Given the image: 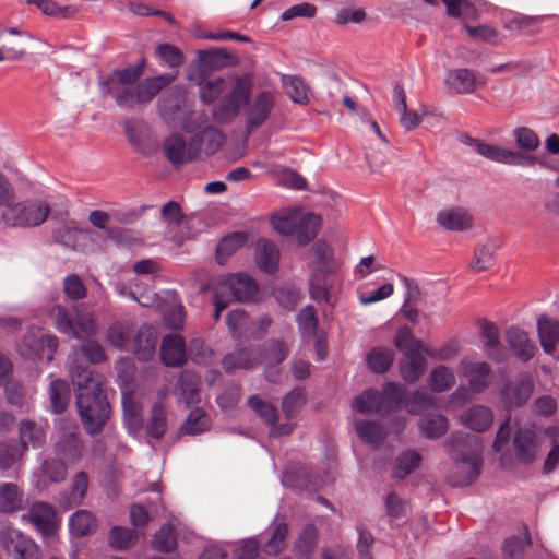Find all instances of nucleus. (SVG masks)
Returning a JSON list of instances; mask_svg holds the SVG:
<instances>
[{
    "instance_id": "obj_49",
    "label": "nucleus",
    "mask_w": 559,
    "mask_h": 559,
    "mask_svg": "<svg viewBox=\"0 0 559 559\" xmlns=\"http://www.w3.org/2000/svg\"><path fill=\"white\" fill-rule=\"evenodd\" d=\"M152 547L159 552H171L177 547V532L171 524H164L152 539Z\"/></svg>"
},
{
    "instance_id": "obj_44",
    "label": "nucleus",
    "mask_w": 559,
    "mask_h": 559,
    "mask_svg": "<svg viewBox=\"0 0 559 559\" xmlns=\"http://www.w3.org/2000/svg\"><path fill=\"white\" fill-rule=\"evenodd\" d=\"M314 252V272L324 274H334L337 271V263L332 257V250L330 246L324 241H318L312 247Z\"/></svg>"
},
{
    "instance_id": "obj_10",
    "label": "nucleus",
    "mask_w": 559,
    "mask_h": 559,
    "mask_svg": "<svg viewBox=\"0 0 559 559\" xmlns=\"http://www.w3.org/2000/svg\"><path fill=\"white\" fill-rule=\"evenodd\" d=\"M0 544L9 555L16 559H40L38 545L19 530L10 526L0 530Z\"/></svg>"
},
{
    "instance_id": "obj_4",
    "label": "nucleus",
    "mask_w": 559,
    "mask_h": 559,
    "mask_svg": "<svg viewBox=\"0 0 559 559\" xmlns=\"http://www.w3.org/2000/svg\"><path fill=\"white\" fill-rule=\"evenodd\" d=\"M49 213L50 207L47 202L27 200L8 205L2 213V219L11 227H36L47 219Z\"/></svg>"
},
{
    "instance_id": "obj_47",
    "label": "nucleus",
    "mask_w": 559,
    "mask_h": 559,
    "mask_svg": "<svg viewBox=\"0 0 559 559\" xmlns=\"http://www.w3.org/2000/svg\"><path fill=\"white\" fill-rule=\"evenodd\" d=\"M188 79L199 86V95L204 104L213 103L225 88V80L223 78H215L209 81L197 80L194 75L190 73Z\"/></svg>"
},
{
    "instance_id": "obj_19",
    "label": "nucleus",
    "mask_w": 559,
    "mask_h": 559,
    "mask_svg": "<svg viewBox=\"0 0 559 559\" xmlns=\"http://www.w3.org/2000/svg\"><path fill=\"white\" fill-rule=\"evenodd\" d=\"M436 222L445 230L464 231L473 225V217L463 207H449L438 212Z\"/></svg>"
},
{
    "instance_id": "obj_14",
    "label": "nucleus",
    "mask_w": 559,
    "mask_h": 559,
    "mask_svg": "<svg viewBox=\"0 0 559 559\" xmlns=\"http://www.w3.org/2000/svg\"><path fill=\"white\" fill-rule=\"evenodd\" d=\"M142 72L141 64L116 70L106 80L102 79L103 92L112 95L117 100L118 92H131L132 85L140 79Z\"/></svg>"
},
{
    "instance_id": "obj_5",
    "label": "nucleus",
    "mask_w": 559,
    "mask_h": 559,
    "mask_svg": "<svg viewBox=\"0 0 559 559\" xmlns=\"http://www.w3.org/2000/svg\"><path fill=\"white\" fill-rule=\"evenodd\" d=\"M252 88V80L249 75L236 79L233 88L213 108V117L219 123L234 119L240 109L248 104Z\"/></svg>"
},
{
    "instance_id": "obj_12",
    "label": "nucleus",
    "mask_w": 559,
    "mask_h": 559,
    "mask_svg": "<svg viewBox=\"0 0 559 559\" xmlns=\"http://www.w3.org/2000/svg\"><path fill=\"white\" fill-rule=\"evenodd\" d=\"M22 519L33 524L46 537L55 535L58 528L55 508L43 501L33 503Z\"/></svg>"
},
{
    "instance_id": "obj_64",
    "label": "nucleus",
    "mask_w": 559,
    "mask_h": 559,
    "mask_svg": "<svg viewBox=\"0 0 559 559\" xmlns=\"http://www.w3.org/2000/svg\"><path fill=\"white\" fill-rule=\"evenodd\" d=\"M531 537L528 532H525L523 538L511 537L506 539L503 544V552L509 559H521L528 546H531Z\"/></svg>"
},
{
    "instance_id": "obj_27",
    "label": "nucleus",
    "mask_w": 559,
    "mask_h": 559,
    "mask_svg": "<svg viewBox=\"0 0 559 559\" xmlns=\"http://www.w3.org/2000/svg\"><path fill=\"white\" fill-rule=\"evenodd\" d=\"M192 142H195V147L198 148V158L204 155L214 154L224 143L223 133L213 128L205 127L200 132L195 133L191 138Z\"/></svg>"
},
{
    "instance_id": "obj_6",
    "label": "nucleus",
    "mask_w": 559,
    "mask_h": 559,
    "mask_svg": "<svg viewBox=\"0 0 559 559\" xmlns=\"http://www.w3.org/2000/svg\"><path fill=\"white\" fill-rule=\"evenodd\" d=\"M545 439V429L535 424L519 427L512 441L515 459L523 464L534 463L542 453Z\"/></svg>"
},
{
    "instance_id": "obj_60",
    "label": "nucleus",
    "mask_w": 559,
    "mask_h": 559,
    "mask_svg": "<svg viewBox=\"0 0 559 559\" xmlns=\"http://www.w3.org/2000/svg\"><path fill=\"white\" fill-rule=\"evenodd\" d=\"M394 343L404 356L420 352V343L414 338L411 329L407 326L397 330Z\"/></svg>"
},
{
    "instance_id": "obj_25",
    "label": "nucleus",
    "mask_w": 559,
    "mask_h": 559,
    "mask_svg": "<svg viewBox=\"0 0 559 559\" xmlns=\"http://www.w3.org/2000/svg\"><path fill=\"white\" fill-rule=\"evenodd\" d=\"M382 416H386L395 411L405 408L407 390L399 383L388 382L380 392Z\"/></svg>"
},
{
    "instance_id": "obj_18",
    "label": "nucleus",
    "mask_w": 559,
    "mask_h": 559,
    "mask_svg": "<svg viewBox=\"0 0 559 559\" xmlns=\"http://www.w3.org/2000/svg\"><path fill=\"white\" fill-rule=\"evenodd\" d=\"M504 338L520 360L528 361L534 357L536 346L531 342L524 330L515 325H511L506 330Z\"/></svg>"
},
{
    "instance_id": "obj_23",
    "label": "nucleus",
    "mask_w": 559,
    "mask_h": 559,
    "mask_svg": "<svg viewBox=\"0 0 559 559\" xmlns=\"http://www.w3.org/2000/svg\"><path fill=\"white\" fill-rule=\"evenodd\" d=\"M157 334L151 324H143L134 338L133 350L139 360H150L156 350Z\"/></svg>"
},
{
    "instance_id": "obj_40",
    "label": "nucleus",
    "mask_w": 559,
    "mask_h": 559,
    "mask_svg": "<svg viewBox=\"0 0 559 559\" xmlns=\"http://www.w3.org/2000/svg\"><path fill=\"white\" fill-rule=\"evenodd\" d=\"M247 234L241 231L233 233L217 243L215 259L223 265L227 259L247 242Z\"/></svg>"
},
{
    "instance_id": "obj_59",
    "label": "nucleus",
    "mask_w": 559,
    "mask_h": 559,
    "mask_svg": "<svg viewBox=\"0 0 559 559\" xmlns=\"http://www.w3.org/2000/svg\"><path fill=\"white\" fill-rule=\"evenodd\" d=\"M283 84L287 95L295 103L304 104L308 100V88L302 79L298 76H285Z\"/></svg>"
},
{
    "instance_id": "obj_51",
    "label": "nucleus",
    "mask_w": 559,
    "mask_h": 559,
    "mask_svg": "<svg viewBox=\"0 0 559 559\" xmlns=\"http://www.w3.org/2000/svg\"><path fill=\"white\" fill-rule=\"evenodd\" d=\"M394 359L393 352L389 348L376 347L367 355V364L376 373H384L389 370Z\"/></svg>"
},
{
    "instance_id": "obj_45",
    "label": "nucleus",
    "mask_w": 559,
    "mask_h": 559,
    "mask_svg": "<svg viewBox=\"0 0 559 559\" xmlns=\"http://www.w3.org/2000/svg\"><path fill=\"white\" fill-rule=\"evenodd\" d=\"M355 430L361 440L373 445L380 444L385 438V428L379 421L357 420Z\"/></svg>"
},
{
    "instance_id": "obj_48",
    "label": "nucleus",
    "mask_w": 559,
    "mask_h": 559,
    "mask_svg": "<svg viewBox=\"0 0 559 559\" xmlns=\"http://www.w3.org/2000/svg\"><path fill=\"white\" fill-rule=\"evenodd\" d=\"M167 430L166 408L162 403H155L152 407L151 416L146 426V432L154 439L164 437Z\"/></svg>"
},
{
    "instance_id": "obj_15",
    "label": "nucleus",
    "mask_w": 559,
    "mask_h": 559,
    "mask_svg": "<svg viewBox=\"0 0 559 559\" xmlns=\"http://www.w3.org/2000/svg\"><path fill=\"white\" fill-rule=\"evenodd\" d=\"M56 453L61 455L68 462L79 461L83 455L84 445L79 437V427L63 430L55 444Z\"/></svg>"
},
{
    "instance_id": "obj_2",
    "label": "nucleus",
    "mask_w": 559,
    "mask_h": 559,
    "mask_svg": "<svg viewBox=\"0 0 559 559\" xmlns=\"http://www.w3.org/2000/svg\"><path fill=\"white\" fill-rule=\"evenodd\" d=\"M444 447L449 456L457 463L459 468L465 466L468 468L466 474L457 469L452 478V486L463 487L476 480L483 465L480 438L471 433L455 432L447 439Z\"/></svg>"
},
{
    "instance_id": "obj_62",
    "label": "nucleus",
    "mask_w": 559,
    "mask_h": 559,
    "mask_svg": "<svg viewBox=\"0 0 559 559\" xmlns=\"http://www.w3.org/2000/svg\"><path fill=\"white\" fill-rule=\"evenodd\" d=\"M288 355L287 346L277 340H271L265 343L264 356L262 358L267 365L276 366L286 359Z\"/></svg>"
},
{
    "instance_id": "obj_53",
    "label": "nucleus",
    "mask_w": 559,
    "mask_h": 559,
    "mask_svg": "<svg viewBox=\"0 0 559 559\" xmlns=\"http://www.w3.org/2000/svg\"><path fill=\"white\" fill-rule=\"evenodd\" d=\"M210 419L206 413L201 408L192 409L185 423L182 424V430L187 435H199L209 429Z\"/></svg>"
},
{
    "instance_id": "obj_30",
    "label": "nucleus",
    "mask_w": 559,
    "mask_h": 559,
    "mask_svg": "<svg viewBox=\"0 0 559 559\" xmlns=\"http://www.w3.org/2000/svg\"><path fill=\"white\" fill-rule=\"evenodd\" d=\"M48 317L59 333L64 334L71 338H80V333L75 326L74 319L64 306H52L48 312Z\"/></svg>"
},
{
    "instance_id": "obj_39",
    "label": "nucleus",
    "mask_w": 559,
    "mask_h": 559,
    "mask_svg": "<svg viewBox=\"0 0 559 559\" xmlns=\"http://www.w3.org/2000/svg\"><path fill=\"white\" fill-rule=\"evenodd\" d=\"M70 532L73 536L82 537L96 531L97 523L94 514L87 510L74 512L69 520Z\"/></svg>"
},
{
    "instance_id": "obj_16",
    "label": "nucleus",
    "mask_w": 559,
    "mask_h": 559,
    "mask_svg": "<svg viewBox=\"0 0 559 559\" xmlns=\"http://www.w3.org/2000/svg\"><path fill=\"white\" fill-rule=\"evenodd\" d=\"M262 360V352L259 347L241 348L227 354L222 365L226 372L230 373L236 369H251Z\"/></svg>"
},
{
    "instance_id": "obj_57",
    "label": "nucleus",
    "mask_w": 559,
    "mask_h": 559,
    "mask_svg": "<svg viewBox=\"0 0 559 559\" xmlns=\"http://www.w3.org/2000/svg\"><path fill=\"white\" fill-rule=\"evenodd\" d=\"M178 386L187 405L199 402L198 379L194 374L185 372L178 380Z\"/></svg>"
},
{
    "instance_id": "obj_32",
    "label": "nucleus",
    "mask_w": 559,
    "mask_h": 559,
    "mask_svg": "<svg viewBox=\"0 0 559 559\" xmlns=\"http://www.w3.org/2000/svg\"><path fill=\"white\" fill-rule=\"evenodd\" d=\"M473 392H483L490 383L491 368L487 362H471L464 368Z\"/></svg>"
},
{
    "instance_id": "obj_36",
    "label": "nucleus",
    "mask_w": 559,
    "mask_h": 559,
    "mask_svg": "<svg viewBox=\"0 0 559 559\" xmlns=\"http://www.w3.org/2000/svg\"><path fill=\"white\" fill-rule=\"evenodd\" d=\"M352 407L357 413L364 415L378 414L382 416L380 392L374 389L365 390L360 395L354 399Z\"/></svg>"
},
{
    "instance_id": "obj_55",
    "label": "nucleus",
    "mask_w": 559,
    "mask_h": 559,
    "mask_svg": "<svg viewBox=\"0 0 559 559\" xmlns=\"http://www.w3.org/2000/svg\"><path fill=\"white\" fill-rule=\"evenodd\" d=\"M297 323L302 337H313L318 329L316 309L312 306L302 308L297 314Z\"/></svg>"
},
{
    "instance_id": "obj_28",
    "label": "nucleus",
    "mask_w": 559,
    "mask_h": 559,
    "mask_svg": "<svg viewBox=\"0 0 559 559\" xmlns=\"http://www.w3.org/2000/svg\"><path fill=\"white\" fill-rule=\"evenodd\" d=\"M255 261L265 273L272 274L278 267L280 250L275 243L266 239L257 242Z\"/></svg>"
},
{
    "instance_id": "obj_35",
    "label": "nucleus",
    "mask_w": 559,
    "mask_h": 559,
    "mask_svg": "<svg viewBox=\"0 0 559 559\" xmlns=\"http://www.w3.org/2000/svg\"><path fill=\"white\" fill-rule=\"evenodd\" d=\"M288 524L284 516H276L273 523V532L271 538L265 543L263 551L270 556H276L286 547V538L288 536Z\"/></svg>"
},
{
    "instance_id": "obj_54",
    "label": "nucleus",
    "mask_w": 559,
    "mask_h": 559,
    "mask_svg": "<svg viewBox=\"0 0 559 559\" xmlns=\"http://www.w3.org/2000/svg\"><path fill=\"white\" fill-rule=\"evenodd\" d=\"M136 540V533L131 528L122 526H114L109 534V545L118 550H126L132 547Z\"/></svg>"
},
{
    "instance_id": "obj_20",
    "label": "nucleus",
    "mask_w": 559,
    "mask_h": 559,
    "mask_svg": "<svg viewBox=\"0 0 559 559\" xmlns=\"http://www.w3.org/2000/svg\"><path fill=\"white\" fill-rule=\"evenodd\" d=\"M480 333L484 340V350L487 356L498 362L506 358V353L500 341L499 328L488 320L480 321Z\"/></svg>"
},
{
    "instance_id": "obj_42",
    "label": "nucleus",
    "mask_w": 559,
    "mask_h": 559,
    "mask_svg": "<svg viewBox=\"0 0 559 559\" xmlns=\"http://www.w3.org/2000/svg\"><path fill=\"white\" fill-rule=\"evenodd\" d=\"M426 365V359L420 352L406 355L400 366L402 378L408 383H414L424 374Z\"/></svg>"
},
{
    "instance_id": "obj_7",
    "label": "nucleus",
    "mask_w": 559,
    "mask_h": 559,
    "mask_svg": "<svg viewBox=\"0 0 559 559\" xmlns=\"http://www.w3.org/2000/svg\"><path fill=\"white\" fill-rule=\"evenodd\" d=\"M214 289L223 295L229 302L254 301L259 293L258 283L253 277L245 273L229 274L215 282Z\"/></svg>"
},
{
    "instance_id": "obj_46",
    "label": "nucleus",
    "mask_w": 559,
    "mask_h": 559,
    "mask_svg": "<svg viewBox=\"0 0 559 559\" xmlns=\"http://www.w3.org/2000/svg\"><path fill=\"white\" fill-rule=\"evenodd\" d=\"M20 436V444L23 451L27 449V443H31L33 448H39L44 445L46 441V433L43 427L36 425L34 421L31 420L21 421Z\"/></svg>"
},
{
    "instance_id": "obj_63",
    "label": "nucleus",
    "mask_w": 559,
    "mask_h": 559,
    "mask_svg": "<svg viewBox=\"0 0 559 559\" xmlns=\"http://www.w3.org/2000/svg\"><path fill=\"white\" fill-rule=\"evenodd\" d=\"M248 405L270 426L277 420V409L270 403L261 400L257 395L248 399Z\"/></svg>"
},
{
    "instance_id": "obj_43",
    "label": "nucleus",
    "mask_w": 559,
    "mask_h": 559,
    "mask_svg": "<svg viewBox=\"0 0 559 559\" xmlns=\"http://www.w3.org/2000/svg\"><path fill=\"white\" fill-rule=\"evenodd\" d=\"M419 428L427 438L437 439L447 432L449 423L444 415L427 414L420 418Z\"/></svg>"
},
{
    "instance_id": "obj_61",
    "label": "nucleus",
    "mask_w": 559,
    "mask_h": 559,
    "mask_svg": "<svg viewBox=\"0 0 559 559\" xmlns=\"http://www.w3.org/2000/svg\"><path fill=\"white\" fill-rule=\"evenodd\" d=\"M545 436L551 444V449L544 463V471L546 473L552 472L559 463V429L557 427H549L545 429Z\"/></svg>"
},
{
    "instance_id": "obj_38",
    "label": "nucleus",
    "mask_w": 559,
    "mask_h": 559,
    "mask_svg": "<svg viewBox=\"0 0 559 559\" xmlns=\"http://www.w3.org/2000/svg\"><path fill=\"white\" fill-rule=\"evenodd\" d=\"M495 251L496 246L490 240L478 243L474 249L469 269L473 272H483L491 269L495 264Z\"/></svg>"
},
{
    "instance_id": "obj_31",
    "label": "nucleus",
    "mask_w": 559,
    "mask_h": 559,
    "mask_svg": "<svg viewBox=\"0 0 559 559\" xmlns=\"http://www.w3.org/2000/svg\"><path fill=\"white\" fill-rule=\"evenodd\" d=\"M11 36H22V33L10 28L0 35V62L20 60L25 55V47L21 40Z\"/></svg>"
},
{
    "instance_id": "obj_17",
    "label": "nucleus",
    "mask_w": 559,
    "mask_h": 559,
    "mask_svg": "<svg viewBox=\"0 0 559 559\" xmlns=\"http://www.w3.org/2000/svg\"><path fill=\"white\" fill-rule=\"evenodd\" d=\"M160 359L167 367H181L186 364V346L181 336L167 335L162 340Z\"/></svg>"
},
{
    "instance_id": "obj_8",
    "label": "nucleus",
    "mask_w": 559,
    "mask_h": 559,
    "mask_svg": "<svg viewBox=\"0 0 559 559\" xmlns=\"http://www.w3.org/2000/svg\"><path fill=\"white\" fill-rule=\"evenodd\" d=\"M58 345L59 340L56 335L45 333L43 329L33 326L24 334L19 350L26 358L45 359L46 362H50Z\"/></svg>"
},
{
    "instance_id": "obj_13",
    "label": "nucleus",
    "mask_w": 559,
    "mask_h": 559,
    "mask_svg": "<svg viewBox=\"0 0 559 559\" xmlns=\"http://www.w3.org/2000/svg\"><path fill=\"white\" fill-rule=\"evenodd\" d=\"M195 142L189 143L178 133H173L165 139L163 151L168 162L174 166L193 162L198 158V148Z\"/></svg>"
},
{
    "instance_id": "obj_21",
    "label": "nucleus",
    "mask_w": 559,
    "mask_h": 559,
    "mask_svg": "<svg viewBox=\"0 0 559 559\" xmlns=\"http://www.w3.org/2000/svg\"><path fill=\"white\" fill-rule=\"evenodd\" d=\"M533 392V384L527 379L509 381L501 391L503 402L508 408L525 404Z\"/></svg>"
},
{
    "instance_id": "obj_24",
    "label": "nucleus",
    "mask_w": 559,
    "mask_h": 559,
    "mask_svg": "<svg viewBox=\"0 0 559 559\" xmlns=\"http://www.w3.org/2000/svg\"><path fill=\"white\" fill-rule=\"evenodd\" d=\"M540 345L546 354H554L559 343V321L546 314L537 319Z\"/></svg>"
},
{
    "instance_id": "obj_34",
    "label": "nucleus",
    "mask_w": 559,
    "mask_h": 559,
    "mask_svg": "<svg viewBox=\"0 0 559 559\" xmlns=\"http://www.w3.org/2000/svg\"><path fill=\"white\" fill-rule=\"evenodd\" d=\"M198 60L210 70H218L236 63V57L228 53L224 48L199 50Z\"/></svg>"
},
{
    "instance_id": "obj_50",
    "label": "nucleus",
    "mask_w": 559,
    "mask_h": 559,
    "mask_svg": "<svg viewBox=\"0 0 559 559\" xmlns=\"http://www.w3.org/2000/svg\"><path fill=\"white\" fill-rule=\"evenodd\" d=\"M455 383V377L451 369L445 366L435 368L428 378V384L433 392H445Z\"/></svg>"
},
{
    "instance_id": "obj_41",
    "label": "nucleus",
    "mask_w": 559,
    "mask_h": 559,
    "mask_svg": "<svg viewBox=\"0 0 559 559\" xmlns=\"http://www.w3.org/2000/svg\"><path fill=\"white\" fill-rule=\"evenodd\" d=\"M421 456L414 450H407L400 454L392 468V477L402 480L413 473L420 464Z\"/></svg>"
},
{
    "instance_id": "obj_1",
    "label": "nucleus",
    "mask_w": 559,
    "mask_h": 559,
    "mask_svg": "<svg viewBox=\"0 0 559 559\" xmlns=\"http://www.w3.org/2000/svg\"><path fill=\"white\" fill-rule=\"evenodd\" d=\"M69 372L75 386V403L83 427L88 435L99 433L111 414L103 390L105 380L102 374L76 361L70 365Z\"/></svg>"
},
{
    "instance_id": "obj_22",
    "label": "nucleus",
    "mask_w": 559,
    "mask_h": 559,
    "mask_svg": "<svg viewBox=\"0 0 559 559\" xmlns=\"http://www.w3.org/2000/svg\"><path fill=\"white\" fill-rule=\"evenodd\" d=\"M274 107V97L270 92H261L251 103L247 114L249 129L260 127Z\"/></svg>"
},
{
    "instance_id": "obj_9",
    "label": "nucleus",
    "mask_w": 559,
    "mask_h": 559,
    "mask_svg": "<svg viewBox=\"0 0 559 559\" xmlns=\"http://www.w3.org/2000/svg\"><path fill=\"white\" fill-rule=\"evenodd\" d=\"M474 152L495 163L528 167L535 164V158L520 151L487 143L469 136L464 141Z\"/></svg>"
},
{
    "instance_id": "obj_58",
    "label": "nucleus",
    "mask_w": 559,
    "mask_h": 559,
    "mask_svg": "<svg viewBox=\"0 0 559 559\" xmlns=\"http://www.w3.org/2000/svg\"><path fill=\"white\" fill-rule=\"evenodd\" d=\"M306 403V396L304 390L296 388L288 392L282 402V409L287 419H292L296 416L301 406Z\"/></svg>"
},
{
    "instance_id": "obj_52",
    "label": "nucleus",
    "mask_w": 559,
    "mask_h": 559,
    "mask_svg": "<svg viewBox=\"0 0 559 559\" xmlns=\"http://www.w3.org/2000/svg\"><path fill=\"white\" fill-rule=\"evenodd\" d=\"M49 396L55 413L60 414L66 411L70 397V389L67 381L61 379L51 381Z\"/></svg>"
},
{
    "instance_id": "obj_29",
    "label": "nucleus",
    "mask_w": 559,
    "mask_h": 559,
    "mask_svg": "<svg viewBox=\"0 0 559 559\" xmlns=\"http://www.w3.org/2000/svg\"><path fill=\"white\" fill-rule=\"evenodd\" d=\"M445 85L457 94H467L474 92L476 87V76L468 69L451 70L447 73Z\"/></svg>"
},
{
    "instance_id": "obj_3",
    "label": "nucleus",
    "mask_w": 559,
    "mask_h": 559,
    "mask_svg": "<svg viewBox=\"0 0 559 559\" xmlns=\"http://www.w3.org/2000/svg\"><path fill=\"white\" fill-rule=\"evenodd\" d=\"M271 223L276 231L285 236H294L300 246H305L316 238L321 218L313 213L294 211L273 217Z\"/></svg>"
},
{
    "instance_id": "obj_11",
    "label": "nucleus",
    "mask_w": 559,
    "mask_h": 559,
    "mask_svg": "<svg viewBox=\"0 0 559 559\" xmlns=\"http://www.w3.org/2000/svg\"><path fill=\"white\" fill-rule=\"evenodd\" d=\"M170 81L169 76L146 79L131 92H118L117 104L123 107H133L135 104L147 103Z\"/></svg>"
},
{
    "instance_id": "obj_37",
    "label": "nucleus",
    "mask_w": 559,
    "mask_h": 559,
    "mask_svg": "<svg viewBox=\"0 0 559 559\" xmlns=\"http://www.w3.org/2000/svg\"><path fill=\"white\" fill-rule=\"evenodd\" d=\"M23 491L13 483L0 485V511L12 513L23 509Z\"/></svg>"
},
{
    "instance_id": "obj_33",
    "label": "nucleus",
    "mask_w": 559,
    "mask_h": 559,
    "mask_svg": "<svg viewBox=\"0 0 559 559\" xmlns=\"http://www.w3.org/2000/svg\"><path fill=\"white\" fill-rule=\"evenodd\" d=\"M317 527L313 524L305 525L294 545V552L296 558L309 559L317 547Z\"/></svg>"
},
{
    "instance_id": "obj_56",
    "label": "nucleus",
    "mask_w": 559,
    "mask_h": 559,
    "mask_svg": "<svg viewBox=\"0 0 559 559\" xmlns=\"http://www.w3.org/2000/svg\"><path fill=\"white\" fill-rule=\"evenodd\" d=\"M433 404V397L425 390H416L413 394L407 392L405 408L409 414H419Z\"/></svg>"
},
{
    "instance_id": "obj_26",
    "label": "nucleus",
    "mask_w": 559,
    "mask_h": 559,
    "mask_svg": "<svg viewBox=\"0 0 559 559\" xmlns=\"http://www.w3.org/2000/svg\"><path fill=\"white\" fill-rule=\"evenodd\" d=\"M492 421V411L484 405H474L461 415V423L476 432L486 431Z\"/></svg>"
}]
</instances>
